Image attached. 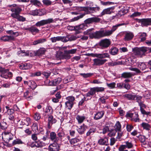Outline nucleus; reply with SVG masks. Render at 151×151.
<instances>
[{"label":"nucleus","mask_w":151,"mask_h":151,"mask_svg":"<svg viewBox=\"0 0 151 151\" xmlns=\"http://www.w3.org/2000/svg\"><path fill=\"white\" fill-rule=\"evenodd\" d=\"M31 67L32 65L29 63H22L20 64L19 65V68L23 70L28 69Z\"/></svg>","instance_id":"obj_21"},{"label":"nucleus","mask_w":151,"mask_h":151,"mask_svg":"<svg viewBox=\"0 0 151 151\" xmlns=\"http://www.w3.org/2000/svg\"><path fill=\"white\" fill-rule=\"evenodd\" d=\"M48 122L51 123L52 124L56 122L57 121L55 119H54L52 116L50 115L48 117Z\"/></svg>","instance_id":"obj_40"},{"label":"nucleus","mask_w":151,"mask_h":151,"mask_svg":"<svg viewBox=\"0 0 151 151\" xmlns=\"http://www.w3.org/2000/svg\"><path fill=\"white\" fill-rule=\"evenodd\" d=\"M129 69L131 71H134L135 72L134 74H137L141 73L140 70L137 68H129Z\"/></svg>","instance_id":"obj_49"},{"label":"nucleus","mask_w":151,"mask_h":151,"mask_svg":"<svg viewBox=\"0 0 151 151\" xmlns=\"http://www.w3.org/2000/svg\"><path fill=\"white\" fill-rule=\"evenodd\" d=\"M66 101L65 103V108L70 110L73 107L75 100V98L72 96H69L66 98Z\"/></svg>","instance_id":"obj_4"},{"label":"nucleus","mask_w":151,"mask_h":151,"mask_svg":"<svg viewBox=\"0 0 151 151\" xmlns=\"http://www.w3.org/2000/svg\"><path fill=\"white\" fill-rule=\"evenodd\" d=\"M38 11L39 15V16H42L45 14L46 13V11L45 9H42L38 10Z\"/></svg>","instance_id":"obj_60"},{"label":"nucleus","mask_w":151,"mask_h":151,"mask_svg":"<svg viewBox=\"0 0 151 151\" xmlns=\"http://www.w3.org/2000/svg\"><path fill=\"white\" fill-rule=\"evenodd\" d=\"M62 80L61 78L58 77L51 81L47 80L46 81V82L47 85L55 86L58 85L61 82Z\"/></svg>","instance_id":"obj_8"},{"label":"nucleus","mask_w":151,"mask_h":151,"mask_svg":"<svg viewBox=\"0 0 151 151\" xmlns=\"http://www.w3.org/2000/svg\"><path fill=\"white\" fill-rule=\"evenodd\" d=\"M109 55L108 53H97V58H99L103 59L106 58H109Z\"/></svg>","instance_id":"obj_32"},{"label":"nucleus","mask_w":151,"mask_h":151,"mask_svg":"<svg viewBox=\"0 0 151 151\" xmlns=\"http://www.w3.org/2000/svg\"><path fill=\"white\" fill-rule=\"evenodd\" d=\"M50 39L51 41L53 43L57 41H59L66 42L69 40L68 37L62 36H57L51 37Z\"/></svg>","instance_id":"obj_12"},{"label":"nucleus","mask_w":151,"mask_h":151,"mask_svg":"<svg viewBox=\"0 0 151 151\" xmlns=\"http://www.w3.org/2000/svg\"><path fill=\"white\" fill-rule=\"evenodd\" d=\"M14 38L12 36L4 35L1 37L0 39L4 41H9L14 40Z\"/></svg>","instance_id":"obj_23"},{"label":"nucleus","mask_w":151,"mask_h":151,"mask_svg":"<svg viewBox=\"0 0 151 151\" xmlns=\"http://www.w3.org/2000/svg\"><path fill=\"white\" fill-rule=\"evenodd\" d=\"M59 55H60L58 53L57 54L56 57L57 59H65L68 60L71 57V56L68 51H67V50H65L63 54H61L59 57H58Z\"/></svg>","instance_id":"obj_13"},{"label":"nucleus","mask_w":151,"mask_h":151,"mask_svg":"<svg viewBox=\"0 0 151 151\" xmlns=\"http://www.w3.org/2000/svg\"><path fill=\"white\" fill-rule=\"evenodd\" d=\"M96 129L92 128L90 129L86 133V136H87L92 135L95 132Z\"/></svg>","instance_id":"obj_46"},{"label":"nucleus","mask_w":151,"mask_h":151,"mask_svg":"<svg viewBox=\"0 0 151 151\" xmlns=\"http://www.w3.org/2000/svg\"><path fill=\"white\" fill-rule=\"evenodd\" d=\"M0 127L1 128L3 129H6L7 127V123L4 121H2L0 123Z\"/></svg>","instance_id":"obj_41"},{"label":"nucleus","mask_w":151,"mask_h":151,"mask_svg":"<svg viewBox=\"0 0 151 151\" xmlns=\"http://www.w3.org/2000/svg\"><path fill=\"white\" fill-rule=\"evenodd\" d=\"M93 73H81L80 74V75L82 76L83 78H86L88 77H89L92 75H93Z\"/></svg>","instance_id":"obj_45"},{"label":"nucleus","mask_w":151,"mask_h":151,"mask_svg":"<svg viewBox=\"0 0 151 151\" xmlns=\"http://www.w3.org/2000/svg\"><path fill=\"white\" fill-rule=\"evenodd\" d=\"M46 41L47 39L46 38H40L34 41L33 42V44L36 45L39 44H42L46 42Z\"/></svg>","instance_id":"obj_28"},{"label":"nucleus","mask_w":151,"mask_h":151,"mask_svg":"<svg viewBox=\"0 0 151 151\" xmlns=\"http://www.w3.org/2000/svg\"><path fill=\"white\" fill-rule=\"evenodd\" d=\"M31 3L36 7H41L42 4L40 1L38 0H30Z\"/></svg>","instance_id":"obj_26"},{"label":"nucleus","mask_w":151,"mask_h":151,"mask_svg":"<svg viewBox=\"0 0 151 151\" xmlns=\"http://www.w3.org/2000/svg\"><path fill=\"white\" fill-rule=\"evenodd\" d=\"M116 133V130H111L108 133V135L110 137L114 136L115 135Z\"/></svg>","instance_id":"obj_54"},{"label":"nucleus","mask_w":151,"mask_h":151,"mask_svg":"<svg viewBox=\"0 0 151 151\" xmlns=\"http://www.w3.org/2000/svg\"><path fill=\"white\" fill-rule=\"evenodd\" d=\"M27 147H30L31 148L35 147V142H29L27 143Z\"/></svg>","instance_id":"obj_63"},{"label":"nucleus","mask_w":151,"mask_h":151,"mask_svg":"<svg viewBox=\"0 0 151 151\" xmlns=\"http://www.w3.org/2000/svg\"><path fill=\"white\" fill-rule=\"evenodd\" d=\"M46 51L45 48H40L35 53V55L37 56H40L44 55Z\"/></svg>","instance_id":"obj_24"},{"label":"nucleus","mask_w":151,"mask_h":151,"mask_svg":"<svg viewBox=\"0 0 151 151\" xmlns=\"http://www.w3.org/2000/svg\"><path fill=\"white\" fill-rule=\"evenodd\" d=\"M80 141L79 139L74 138L71 139H70L69 142L71 145H74L77 142H78Z\"/></svg>","instance_id":"obj_44"},{"label":"nucleus","mask_w":151,"mask_h":151,"mask_svg":"<svg viewBox=\"0 0 151 151\" xmlns=\"http://www.w3.org/2000/svg\"><path fill=\"white\" fill-rule=\"evenodd\" d=\"M114 9V7L112 6L105 9L103 10L101 13V16H103L105 14H110L113 12V10Z\"/></svg>","instance_id":"obj_16"},{"label":"nucleus","mask_w":151,"mask_h":151,"mask_svg":"<svg viewBox=\"0 0 151 151\" xmlns=\"http://www.w3.org/2000/svg\"><path fill=\"white\" fill-rule=\"evenodd\" d=\"M13 135L9 132L5 131L2 133V138L6 142L13 139Z\"/></svg>","instance_id":"obj_7"},{"label":"nucleus","mask_w":151,"mask_h":151,"mask_svg":"<svg viewBox=\"0 0 151 151\" xmlns=\"http://www.w3.org/2000/svg\"><path fill=\"white\" fill-rule=\"evenodd\" d=\"M110 44V40L109 39H107L101 40L99 43V45L102 49L107 48Z\"/></svg>","instance_id":"obj_10"},{"label":"nucleus","mask_w":151,"mask_h":151,"mask_svg":"<svg viewBox=\"0 0 151 151\" xmlns=\"http://www.w3.org/2000/svg\"><path fill=\"white\" fill-rule=\"evenodd\" d=\"M42 2L44 5L47 6L51 5L52 4V2L50 0H43Z\"/></svg>","instance_id":"obj_57"},{"label":"nucleus","mask_w":151,"mask_h":151,"mask_svg":"<svg viewBox=\"0 0 151 151\" xmlns=\"http://www.w3.org/2000/svg\"><path fill=\"white\" fill-rule=\"evenodd\" d=\"M6 108L7 109V113L9 115H12L14 112V110L12 109H10L9 108V107L8 106H6Z\"/></svg>","instance_id":"obj_58"},{"label":"nucleus","mask_w":151,"mask_h":151,"mask_svg":"<svg viewBox=\"0 0 151 151\" xmlns=\"http://www.w3.org/2000/svg\"><path fill=\"white\" fill-rule=\"evenodd\" d=\"M141 126L144 129L146 130H149L150 128V125L148 124L145 122H143L141 124Z\"/></svg>","instance_id":"obj_42"},{"label":"nucleus","mask_w":151,"mask_h":151,"mask_svg":"<svg viewBox=\"0 0 151 151\" xmlns=\"http://www.w3.org/2000/svg\"><path fill=\"white\" fill-rule=\"evenodd\" d=\"M41 118L40 114L38 113H36L34 115V118L35 120L37 121L39 120Z\"/></svg>","instance_id":"obj_64"},{"label":"nucleus","mask_w":151,"mask_h":151,"mask_svg":"<svg viewBox=\"0 0 151 151\" xmlns=\"http://www.w3.org/2000/svg\"><path fill=\"white\" fill-rule=\"evenodd\" d=\"M24 122H25V125L27 126H28L31 123V119L29 117L27 118L26 119L23 120Z\"/></svg>","instance_id":"obj_52"},{"label":"nucleus","mask_w":151,"mask_h":151,"mask_svg":"<svg viewBox=\"0 0 151 151\" xmlns=\"http://www.w3.org/2000/svg\"><path fill=\"white\" fill-rule=\"evenodd\" d=\"M26 29L28 30L34 35L35 34L38 33L39 31V30L37 28L33 26H32L29 28Z\"/></svg>","instance_id":"obj_25"},{"label":"nucleus","mask_w":151,"mask_h":151,"mask_svg":"<svg viewBox=\"0 0 151 151\" xmlns=\"http://www.w3.org/2000/svg\"><path fill=\"white\" fill-rule=\"evenodd\" d=\"M0 76L6 79L11 78L12 76V73L9 72L8 69H6L4 68H0Z\"/></svg>","instance_id":"obj_5"},{"label":"nucleus","mask_w":151,"mask_h":151,"mask_svg":"<svg viewBox=\"0 0 151 151\" xmlns=\"http://www.w3.org/2000/svg\"><path fill=\"white\" fill-rule=\"evenodd\" d=\"M96 92L95 87L91 88L90 91L87 93L86 94V96L87 97H90L91 96L94 95Z\"/></svg>","instance_id":"obj_31"},{"label":"nucleus","mask_w":151,"mask_h":151,"mask_svg":"<svg viewBox=\"0 0 151 151\" xmlns=\"http://www.w3.org/2000/svg\"><path fill=\"white\" fill-rule=\"evenodd\" d=\"M35 147L37 148H41L44 145V143L40 141H38L35 142Z\"/></svg>","instance_id":"obj_39"},{"label":"nucleus","mask_w":151,"mask_h":151,"mask_svg":"<svg viewBox=\"0 0 151 151\" xmlns=\"http://www.w3.org/2000/svg\"><path fill=\"white\" fill-rule=\"evenodd\" d=\"M138 116H139L137 114L135 113L134 116L133 117L132 119V120L136 122H139V119L138 117Z\"/></svg>","instance_id":"obj_59"},{"label":"nucleus","mask_w":151,"mask_h":151,"mask_svg":"<svg viewBox=\"0 0 151 151\" xmlns=\"http://www.w3.org/2000/svg\"><path fill=\"white\" fill-rule=\"evenodd\" d=\"M108 141V139L106 137H105L104 138H101L99 139L98 141V143L100 145H107Z\"/></svg>","instance_id":"obj_29"},{"label":"nucleus","mask_w":151,"mask_h":151,"mask_svg":"<svg viewBox=\"0 0 151 151\" xmlns=\"http://www.w3.org/2000/svg\"><path fill=\"white\" fill-rule=\"evenodd\" d=\"M118 52V49L116 47L111 48L109 50L110 53L112 55H116Z\"/></svg>","instance_id":"obj_37"},{"label":"nucleus","mask_w":151,"mask_h":151,"mask_svg":"<svg viewBox=\"0 0 151 151\" xmlns=\"http://www.w3.org/2000/svg\"><path fill=\"white\" fill-rule=\"evenodd\" d=\"M100 21V19L98 17H94L89 18L84 21L85 24H90L92 22H97Z\"/></svg>","instance_id":"obj_17"},{"label":"nucleus","mask_w":151,"mask_h":151,"mask_svg":"<svg viewBox=\"0 0 151 151\" xmlns=\"http://www.w3.org/2000/svg\"><path fill=\"white\" fill-rule=\"evenodd\" d=\"M48 149L50 151H58L60 150V145L54 142L49 146Z\"/></svg>","instance_id":"obj_14"},{"label":"nucleus","mask_w":151,"mask_h":151,"mask_svg":"<svg viewBox=\"0 0 151 151\" xmlns=\"http://www.w3.org/2000/svg\"><path fill=\"white\" fill-rule=\"evenodd\" d=\"M132 73L131 72H124L122 74V77L124 78H129L133 76Z\"/></svg>","instance_id":"obj_33"},{"label":"nucleus","mask_w":151,"mask_h":151,"mask_svg":"<svg viewBox=\"0 0 151 151\" xmlns=\"http://www.w3.org/2000/svg\"><path fill=\"white\" fill-rule=\"evenodd\" d=\"M86 126L84 124H83L77 129V131L80 134H82L84 133L86 130Z\"/></svg>","instance_id":"obj_30"},{"label":"nucleus","mask_w":151,"mask_h":151,"mask_svg":"<svg viewBox=\"0 0 151 151\" xmlns=\"http://www.w3.org/2000/svg\"><path fill=\"white\" fill-rule=\"evenodd\" d=\"M93 65L100 66L104 64L107 61L106 59H101L99 58H95L93 60Z\"/></svg>","instance_id":"obj_15"},{"label":"nucleus","mask_w":151,"mask_h":151,"mask_svg":"<svg viewBox=\"0 0 151 151\" xmlns=\"http://www.w3.org/2000/svg\"><path fill=\"white\" fill-rule=\"evenodd\" d=\"M138 36L139 37V38L141 39L140 41L142 42L145 40L146 34L145 32H140L138 34Z\"/></svg>","instance_id":"obj_35"},{"label":"nucleus","mask_w":151,"mask_h":151,"mask_svg":"<svg viewBox=\"0 0 151 151\" xmlns=\"http://www.w3.org/2000/svg\"><path fill=\"white\" fill-rule=\"evenodd\" d=\"M142 98V97L139 95H135V100H136L137 102L138 103L141 101V100Z\"/></svg>","instance_id":"obj_61"},{"label":"nucleus","mask_w":151,"mask_h":151,"mask_svg":"<svg viewBox=\"0 0 151 151\" xmlns=\"http://www.w3.org/2000/svg\"><path fill=\"white\" fill-rule=\"evenodd\" d=\"M90 31L87 30L84 32V34L89 35V37L91 38H98L101 37H105L104 30L96 31L93 33H90Z\"/></svg>","instance_id":"obj_3"},{"label":"nucleus","mask_w":151,"mask_h":151,"mask_svg":"<svg viewBox=\"0 0 151 151\" xmlns=\"http://www.w3.org/2000/svg\"><path fill=\"white\" fill-rule=\"evenodd\" d=\"M11 8L10 10L12 12L11 16L13 18H15L19 21L24 22L25 21V17L20 16L19 14L22 9L19 6H17L16 4H14L9 5Z\"/></svg>","instance_id":"obj_2"},{"label":"nucleus","mask_w":151,"mask_h":151,"mask_svg":"<svg viewBox=\"0 0 151 151\" xmlns=\"http://www.w3.org/2000/svg\"><path fill=\"white\" fill-rule=\"evenodd\" d=\"M57 135L58 136L59 139L61 140L62 139L65 137V134L63 131H62L58 132Z\"/></svg>","instance_id":"obj_47"},{"label":"nucleus","mask_w":151,"mask_h":151,"mask_svg":"<svg viewBox=\"0 0 151 151\" xmlns=\"http://www.w3.org/2000/svg\"><path fill=\"white\" fill-rule=\"evenodd\" d=\"M134 35L133 33L132 32H127L125 33L124 40L125 41H129L132 39Z\"/></svg>","instance_id":"obj_20"},{"label":"nucleus","mask_w":151,"mask_h":151,"mask_svg":"<svg viewBox=\"0 0 151 151\" xmlns=\"http://www.w3.org/2000/svg\"><path fill=\"white\" fill-rule=\"evenodd\" d=\"M108 99V97L107 96H103L99 99V100L102 103L105 104L106 103V100Z\"/></svg>","instance_id":"obj_48"},{"label":"nucleus","mask_w":151,"mask_h":151,"mask_svg":"<svg viewBox=\"0 0 151 151\" xmlns=\"http://www.w3.org/2000/svg\"><path fill=\"white\" fill-rule=\"evenodd\" d=\"M50 137L51 140L54 142H57L59 140L58 138L56 136V134L54 132L50 133Z\"/></svg>","instance_id":"obj_22"},{"label":"nucleus","mask_w":151,"mask_h":151,"mask_svg":"<svg viewBox=\"0 0 151 151\" xmlns=\"http://www.w3.org/2000/svg\"><path fill=\"white\" fill-rule=\"evenodd\" d=\"M101 3L102 5L104 6H109L114 4V2L111 1L105 2L103 1H101Z\"/></svg>","instance_id":"obj_53"},{"label":"nucleus","mask_w":151,"mask_h":151,"mask_svg":"<svg viewBox=\"0 0 151 151\" xmlns=\"http://www.w3.org/2000/svg\"><path fill=\"white\" fill-rule=\"evenodd\" d=\"M141 13L140 12H136L133 13L132 14L130 15L131 17H139L140 16Z\"/></svg>","instance_id":"obj_62"},{"label":"nucleus","mask_w":151,"mask_h":151,"mask_svg":"<svg viewBox=\"0 0 151 151\" xmlns=\"http://www.w3.org/2000/svg\"><path fill=\"white\" fill-rule=\"evenodd\" d=\"M104 114V111H99L96 113L94 114V119L96 120H97L101 118Z\"/></svg>","instance_id":"obj_19"},{"label":"nucleus","mask_w":151,"mask_h":151,"mask_svg":"<svg viewBox=\"0 0 151 151\" xmlns=\"http://www.w3.org/2000/svg\"><path fill=\"white\" fill-rule=\"evenodd\" d=\"M123 96L124 98H126L129 100H134L135 95H132V94H125L123 95Z\"/></svg>","instance_id":"obj_36"},{"label":"nucleus","mask_w":151,"mask_h":151,"mask_svg":"<svg viewBox=\"0 0 151 151\" xmlns=\"http://www.w3.org/2000/svg\"><path fill=\"white\" fill-rule=\"evenodd\" d=\"M76 119L77 120L78 124H81L86 119V117L84 115H81L77 114L76 115Z\"/></svg>","instance_id":"obj_18"},{"label":"nucleus","mask_w":151,"mask_h":151,"mask_svg":"<svg viewBox=\"0 0 151 151\" xmlns=\"http://www.w3.org/2000/svg\"><path fill=\"white\" fill-rule=\"evenodd\" d=\"M125 145H122L121 146H124L125 148H127L128 149H131L133 147V144L131 142H129L128 141H126L125 142Z\"/></svg>","instance_id":"obj_34"},{"label":"nucleus","mask_w":151,"mask_h":151,"mask_svg":"<svg viewBox=\"0 0 151 151\" xmlns=\"http://www.w3.org/2000/svg\"><path fill=\"white\" fill-rule=\"evenodd\" d=\"M53 20L52 18H49L47 19H44L39 21L37 22L35 25L37 27H40L45 24H50L52 22Z\"/></svg>","instance_id":"obj_11"},{"label":"nucleus","mask_w":151,"mask_h":151,"mask_svg":"<svg viewBox=\"0 0 151 151\" xmlns=\"http://www.w3.org/2000/svg\"><path fill=\"white\" fill-rule=\"evenodd\" d=\"M72 81V79L71 78L70 76H68L65 78L63 80V82L65 83H67Z\"/></svg>","instance_id":"obj_55"},{"label":"nucleus","mask_w":151,"mask_h":151,"mask_svg":"<svg viewBox=\"0 0 151 151\" xmlns=\"http://www.w3.org/2000/svg\"><path fill=\"white\" fill-rule=\"evenodd\" d=\"M88 99L86 100V96H84L83 98L79 102L78 106H82L84 102L87 100Z\"/></svg>","instance_id":"obj_51"},{"label":"nucleus","mask_w":151,"mask_h":151,"mask_svg":"<svg viewBox=\"0 0 151 151\" xmlns=\"http://www.w3.org/2000/svg\"><path fill=\"white\" fill-rule=\"evenodd\" d=\"M52 112V107L50 106H47L46 107L45 113L47 114L48 115L51 114Z\"/></svg>","instance_id":"obj_43"},{"label":"nucleus","mask_w":151,"mask_h":151,"mask_svg":"<svg viewBox=\"0 0 151 151\" xmlns=\"http://www.w3.org/2000/svg\"><path fill=\"white\" fill-rule=\"evenodd\" d=\"M121 128L120 123L119 121H117L115 125V129L116 130L120 131Z\"/></svg>","instance_id":"obj_50"},{"label":"nucleus","mask_w":151,"mask_h":151,"mask_svg":"<svg viewBox=\"0 0 151 151\" xmlns=\"http://www.w3.org/2000/svg\"><path fill=\"white\" fill-rule=\"evenodd\" d=\"M124 23L117 24L115 25H113L110 30H104L105 36H109L111 35L119 27L124 25Z\"/></svg>","instance_id":"obj_6"},{"label":"nucleus","mask_w":151,"mask_h":151,"mask_svg":"<svg viewBox=\"0 0 151 151\" xmlns=\"http://www.w3.org/2000/svg\"><path fill=\"white\" fill-rule=\"evenodd\" d=\"M24 143V142H23L21 139H17L13 140L12 142V144L13 145H14L17 144H22Z\"/></svg>","instance_id":"obj_38"},{"label":"nucleus","mask_w":151,"mask_h":151,"mask_svg":"<svg viewBox=\"0 0 151 151\" xmlns=\"http://www.w3.org/2000/svg\"><path fill=\"white\" fill-rule=\"evenodd\" d=\"M86 4L87 7L78 6L76 7V9L79 11H84L86 14L94 13L100 9L99 6L92 7L93 6V3L91 1H86Z\"/></svg>","instance_id":"obj_1"},{"label":"nucleus","mask_w":151,"mask_h":151,"mask_svg":"<svg viewBox=\"0 0 151 151\" xmlns=\"http://www.w3.org/2000/svg\"><path fill=\"white\" fill-rule=\"evenodd\" d=\"M95 88L96 92H102L105 90L104 88L103 87H95Z\"/></svg>","instance_id":"obj_56"},{"label":"nucleus","mask_w":151,"mask_h":151,"mask_svg":"<svg viewBox=\"0 0 151 151\" xmlns=\"http://www.w3.org/2000/svg\"><path fill=\"white\" fill-rule=\"evenodd\" d=\"M137 67L140 70H143L146 69L147 65L144 62H139L137 63Z\"/></svg>","instance_id":"obj_27"},{"label":"nucleus","mask_w":151,"mask_h":151,"mask_svg":"<svg viewBox=\"0 0 151 151\" xmlns=\"http://www.w3.org/2000/svg\"><path fill=\"white\" fill-rule=\"evenodd\" d=\"M138 22L142 27H147L151 25V18L138 19Z\"/></svg>","instance_id":"obj_9"}]
</instances>
